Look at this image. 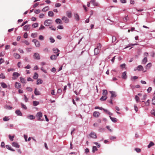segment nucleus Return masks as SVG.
I'll return each mask as SVG.
<instances>
[{"label": "nucleus", "instance_id": "nucleus-37", "mask_svg": "<svg viewBox=\"0 0 155 155\" xmlns=\"http://www.w3.org/2000/svg\"><path fill=\"white\" fill-rule=\"evenodd\" d=\"M42 81L41 79H38L37 80V84H41L42 83Z\"/></svg>", "mask_w": 155, "mask_h": 155}, {"label": "nucleus", "instance_id": "nucleus-23", "mask_svg": "<svg viewBox=\"0 0 155 155\" xmlns=\"http://www.w3.org/2000/svg\"><path fill=\"white\" fill-rule=\"evenodd\" d=\"M6 147L11 151H14L15 150L14 149L12 148L11 146L9 145H6Z\"/></svg>", "mask_w": 155, "mask_h": 155}, {"label": "nucleus", "instance_id": "nucleus-28", "mask_svg": "<svg viewBox=\"0 0 155 155\" xmlns=\"http://www.w3.org/2000/svg\"><path fill=\"white\" fill-rule=\"evenodd\" d=\"M110 119L111 120L114 122H116L117 121V119L115 118H114V117H111L110 116Z\"/></svg>", "mask_w": 155, "mask_h": 155}, {"label": "nucleus", "instance_id": "nucleus-61", "mask_svg": "<svg viewBox=\"0 0 155 155\" xmlns=\"http://www.w3.org/2000/svg\"><path fill=\"white\" fill-rule=\"evenodd\" d=\"M61 5V4L59 3H57L55 4V6L56 7H58Z\"/></svg>", "mask_w": 155, "mask_h": 155}, {"label": "nucleus", "instance_id": "nucleus-54", "mask_svg": "<svg viewBox=\"0 0 155 155\" xmlns=\"http://www.w3.org/2000/svg\"><path fill=\"white\" fill-rule=\"evenodd\" d=\"M50 40L51 42L52 43H54L55 41L54 39L52 37H50Z\"/></svg>", "mask_w": 155, "mask_h": 155}, {"label": "nucleus", "instance_id": "nucleus-4", "mask_svg": "<svg viewBox=\"0 0 155 155\" xmlns=\"http://www.w3.org/2000/svg\"><path fill=\"white\" fill-rule=\"evenodd\" d=\"M20 75V74L17 72H14L13 74V77L12 78V79L15 80L17 79V78Z\"/></svg>", "mask_w": 155, "mask_h": 155}, {"label": "nucleus", "instance_id": "nucleus-27", "mask_svg": "<svg viewBox=\"0 0 155 155\" xmlns=\"http://www.w3.org/2000/svg\"><path fill=\"white\" fill-rule=\"evenodd\" d=\"M27 118L30 120H33L35 118V117L33 115H29L27 117Z\"/></svg>", "mask_w": 155, "mask_h": 155}, {"label": "nucleus", "instance_id": "nucleus-55", "mask_svg": "<svg viewBox=\"0 0 155 155\" xmlns=\"http://www.w3.org/2000/svg\"><path fill=\"white\" fill-rule=\"evenodd\" d=\"M125 66H126V64L124 63L123 64H122L120 65V67L122 68H125Z\"/></svg>", "mask_w": 155, "mask_h": 155}, {"label": "nucleus", "instance_id": "nucleus-41", "mask_svg": "<svg viewBox=\"0 0 155 155\" xmlns=\"http://www.w3.org/2000/svg\"><path fill=\"white\" fill-rule=\"evenodd\" d=\"M0 78L2 79L5 78V76L3 73H2L0 74Z\"/></svg>", "mask_w": 155, "mask_h": 155}, {"label": "nucleus", "instance_id": "nucleus-43", "mask_svg": "<svg viewBox=\"0 0 155 155\" xmlns=\"http://www.w3.org/2000/svg\"><path fill=\"white\" fill-rule=\"evenodd\" d=\"M38 24L37 23H34L32 25V26L34 28H35L37 27H38Z\"/></svg>", "mask_w": 155, "mask_h": 155}, {"label": "nucleus", "instance_id": "nucleus-6", "mask_svg": "<svg viewBox=\"0 0 155 155\" xmlns=\"http://www.w3.org/2000/svg\"><path fill=\"white\" fill-rule=\"evenodd\" d=\"M33 56L34 58L36 60H38L40 59V55L39 54L37 53H35Z\"/></svg>", "mask_w": 155, "mask_h": 155}, {"label": "nucleus", "instance_id": "nucleus-2", "mask_svg": "<svg viewBox=\"0 0 155 155\" xmlns=\"http://www.w3.org/2000/svg\"><path fill=\"white\" fill-rule=\"evenodd\" d=\"M51 20L48 19L45 20L44 23V24L46 26H49L52 23Z\"/></svg>", "mask_w": 155, "mask_h": 155}, {"label": "nucleus", "instance_id": "nucleus-46", "mask_svg": "<svg viewBox=\"0 0 155 155\" xmlns=\"http://www.w3.org/2000/svg\"><path fill=\"white\" fill-rule=\"evenodd\" d=\"M97 149L96 146H93L92 152L94 153L95 151L97 150Z\"/></svg>", "mask_w": 155, "mask_h": 155}, {"label": "nucleus", "instance_id": "nucleus-19", "mask_svg": "<svg viewBox=\"0 0 155 155\" xmlns=\"http://www.w3.org/2000/svg\"><path fill=\"white\" fill-rule=\"evenodd\" d=\"M14 56L16 59H19L20 58V55L17 53H15L14 54Z\"/></svg>", "mask_w": 155, "mask_h": 155}, {"label": "nucleus", "instance_id": "nucleus-15", "mask_svg": "<svg viewBox=\"0 0 155 155\" xmlns=\"http://www.w3.org/2000/svg\"><path fill=\"white\" fill-rule=\"evenodd\" d=\"M100 50H101L97 48H95L94 49V54L96 55L98 54L100 52Z\"/></svg>", "mask_w": 155, "mask_h": 155}, {"label": "nucleus", "instance_id": "nucleus-30", "mask_svg": "<svg viewBox=\"0 0 155 155\" xmlns=\"http://www.w3.org/2000/svg\"><path fill=\"white\" fill-rule=\"evenodd\" d=\"M53 51L55 53H58L59 52V50L57 48H54L53 49Z\"/></svg>", "mask_w": 155, "mask_h": 155}, {"label": "nucleus", "instance_id": "nucleus-5", "mask_svg": "<svg viewBox=\"0 0 155 155\" xmlns=\"http://www.w3.org/2000/svg\"><path fill=\"white\" fill-rule=\"evenodd\" d=\"M32 42L35 43V44L36 47H39L40 46V43L37 40L35 39H34L32 40Z\"/></svg>", "mask_w": 155, "mask_h": 155}, {"label": "nucleus", "instance_id": "nucleus-38", "mask_svg": "<svg viewBox=\"0 0 155 155\" xmlns=\"http://www.w3.org/2000/svg\"><path fill=\"white\" fill-rule=\"evenodd\" d=\"M103 95L107 96V91L106 90H104L103 91Z\"/></svg>", "mask_w": 155, "mask_h": 155}, {"label": "nucleus", "instance_id": "nucleus-64", "mask_svg": "<svg viewBox=\"0 0 155 155\" xmlns=\"http://www.w3.org/2000/svg\"><path fill=\"white\" fill-rule=\"evenodd\" d=\"M151 113L152 114L155 116V110H152Z\"/></svg>", "mask_w": 155, "mask_h": 155}, {"label": "nucleus", "instance_id": "nucleus-47", "mask_svg": "<svg viewBox=\"0 0 155 155\" xmlns=\"http://www.w3.org/2000/svg\"><path fill=\"white\" fill-rule=\"evenodd\" d=\"M14 137H15L14 135V136H12L10 135H9V137L10 140L11 141H13V138Z\"/></svg>", "mask_w": 155, "mask_h": 155}, {"label": "nucleus", "instance_id": "nucleus-51", "mask_svg": "<svg viewBox=\"0 0 155 155\" xmlns=\"http://www.w3.org/2000/svg\"><path fill=\"white\" fill-rule=\"evenodd\" d=\"M135 150L137 153H140L141 151V149H140V148H135Z\"/></svg>", "mask_w": 155, "mask_h": 155}, {"label": "nucleus", "instance_id": "nucleus-20", "mask_svg": "<svg viewBox=\"0 0 155 155\" xmlns=\"http://www.w3.org/2000/svg\"><path fill=\"white\" fill-rule=\"evenodd\" d=\"M15 87L17 89L21 87V85L18 83L16 82L15 83Z\"/></svg>", "mask_w": 155, "mask_h": 155}, {"label": "nucleus", "instance_id": "nucleus-60", "mask_svg": "<svg viewBox=\"0 0 155 155\" xmlns=\"http://www.w3.org/2000/svg\"><path fill=\"white\" fill-rule=\"evenodd\" d=\"M110 140H113L116 139V137L115 136H110Z\"/></svg>", "mask_w": 155, "mask_h": 155}, {"label": "nucleus", "instance_id": "nucleus-12", "mask_svg": "<svg viewBox=\"0 0 155 155\" xmlns=\"http://www.w3.org/2000/svg\"><path fill=\"white\" fill-rule=\"evenodd\" d=\"M66 15L69 18H71L72 16L71 12L69 11L67 12Z\"/></svg>", "mask_w": 155, "mask_h": 155}, {"label": "nucleus", "instance_id": "nucleus-22", "mask_svg": "<svg viewBox=\"0 0 155 155\" xmlns=\"http://www.w3.org/2000/svg\"><path fill=\"white\" fill-rule=\"evenodd\" d=\"M35 94L36 95H38L40 94V92L37 90V88H35Z\"/></svg>", "mask_w": 155, "mask_h": 155}, {"label": "nucleus", "instance_id": "nucleus-8", "mask_svg": "<svg viewBox=\"0 0 155 155\" xmlns=\"http://www.w3.org/2000/svg\"><path fill=\"white\" fill-rule=\"evenodd\" d=\"M30 29V25H27L23 27V29L25 31H28Z\"/></svg>", "mask_w": 155, "mask_h": 155}, {"label": "nucleus", "instance_id": "nucleus-29", "mask_svg": "<svg viewBox=\"0 0 155 155\" xmlns=\"http://www.w3.org/2000/svg\"><path fill=\"white\" fill-rule=\"evenodd\" d=\"M147 61V57H145L142 60V63L145 64Z\"/></svg>", "mask_w": 155, "mask_h": 155}, {"label": "nucleus", "instance_id": "nucleus-26", "mask_svg": "<svg viewBox=\"0 0 155 155\" xmlns=\"http://www.w3.org/2000/svg\"><path fill=\"white\" fill-rule=\"evenodd\" d=\"M152 65L151 63H148L146 66V68L147 69H149Z\"/></svg>", "mask_w": 155, "mask_h": 155}, {"label": "nucleus", "instance_id": "nucleus-18", "mask_svg": "<svg viewBox=\"0 0 155 155\" xmlns=\"http://www.w3.org/2000/svg\"><path fill=\"white\" fill-rule=\"evenodd\" d=\"M137 69L139 71H143V68L142 66L140 65L137 67Z\"/></svg>", "mask_w": 155, "mask_h": 155}, {"label": "nucleus", "instance_id": "nucleus-39", "mask_svg": "<svg viewBox=\"0 0 155 155\" xmlns=\"http://www.w3.org/2000/svg\"><path fill=\"white\" fill-rule=\"evenodd\" d=\"M3 120L5 121H8L9 120V119L8 117L5 116L3 118Z\"/></svg>", "mask_w": 155, "mask_h": 155}, {"label": "nucleus", "instance_id": "nucleus-11", "mask_svg": "<svg viewBox=\"0 0 155 155\" xmlns=\"http://www.w3.org/2000/svg\"><path fill=\"white\" fill-rule=\"evenodd\" d=\"M122 78L124 79H125L127 78V73L126 71H124L122 73Z\"/></svg>", "mask_w": 155, "mask_h": 155}, {"label": "nucleus", "instance_id": "nucleus-52", "mask_svg": "<svg viewBox=\"0 0 155 155\" xmlns=\"http://www.w3.org/2000/svg\"><path fill=\"white\" fill-rule=\"evenodd\" d=\"M40 12V11L39 9H35L34 10V12L36 14H38Z\"/></svg>", "mask_w": 155, "mask_h": 155}, {"label": "nucleus", "instance_id": "nucleus-7", "mask_svg": "<svg viewBox=\"0 0 155 155\" xmlns=\"http://www.w3.org/2000/svg\"><path fill=\"white\" fill-rule=\"evenodd\" d=\"M59 53H58L56 54L57 56H56L55 55H52L50 57V58L52 60H55L56 59L57 56H58L59 55Z\"/></svg>", "mask_w": 155, "mask_h": 155}, {"label": "nucleus", "instance_id": "nucleus-10", "mask_svg": "<svg viewBox=\"0 0 155 155\" xmlns=\"http://www.w3.org/2000/svg\"><path fill=\"white\" fill-rule=\"evenodd\" d=\"M62 19L64 22L68 23L69 21V20L66 17L63 16L62 18Z\"/></svg>", "mask_w": 155, "mask_h": 155}, {"label": "nucleus", "instance_id": "nucleus-31", "mask_svg": "<svg viewBox=\"0 0 155 155\" xmlns=\"http://www.w3.org/2000/svg\"><path fill=\"white\" fill-rule=\"evenodd\" d=\"M15 113L18 115L21 116L22 115V113L19 110H17L15 111Z\"/></svg>", "mask_w": 155, "mask_h": 155}, {"label": "nucleus", "instance_id": "nucleus-33", "mask_svg": "<svg viewBox=\"0 0 155 155\" xmlns=\"http://www.w3.org/2000/svg\"><path fill=\"white\" fill-rule=\"evenodd\" d=\"M55 22L57 24H61L62 22L60 19L58 18L56 20Z\"/></svg>", "mask_w": 155, "mask_h": 155}, {"label": "nucleus", "instance_id": "nucleus-44", "mask_svg": "<svg viewBox=\"0 0 155 155\" xmlns=\"http://www.w3.org/2000/svg\"><path fill=\"white\" fill-rule=\"evenodd\" d=\"M135 99L137 102L139 101V98L136 95L135 96Z\"/></svg>", "mask_w": 155, "mask_h": 155}, {"label": "nucleus", "instance_id": "nucleus-58", "mask_svg": "<svg viewBox=\"0 0 155 155\" xmlns=\"http://www.w3.org/2000/svg\"><path fill=\"white\" fill-rule=\"evenodd\" d=\"M26 89L29 91H31L33 90L32 88L30 87H27Z\"/></svg>", "mask_w": 155, "mask_h": 155}, {"label": "nucleus", "instance_id": "nucleus-53", "mask_svg": "<svg viewBox=\"0 0 155 155\" xmlns=\"http://www.w3.org/2000/svg\"><path fill=\"white\" fill-rule=\"evenodd\" d=\"M5 108L6 109H11L12 108V107H11L9 106H6L5 107Z\"/></svg>", "mask_w": 155, "mask_h": 155}, {"label": "nucleus", "instance_id": "nucleus-16", "mask_svg": "<svg viewBox=\"0 0 155 155\" xmlns=\"http://www.w3.org/2000/svg\"><path fill=\"white\" fill-rule=\"evenodd\" d=\"M74 17L76 21H78L79 20V17L77 13H75L74 14Z\"/></svg>", "mask_w": 155, "mask_h": 155}, {"label": "nucleus", "instance_id": "nucleus-50", "mask_svg": "<svg viewBox=\"0 0 155 155\" xmlns=\"http://www.w3.org/2000/svg\"><path fill=\"white\" fill-rule=\"evenodd\" d=\"M149 100H148L147 101H146L145 103L144 106H148L149 105Z\"/></svg>", "mask_w": 155, "mask_h": 155}, {"label": "nucleus", "instance_id": "nucleus-40", "mask_svg": "<svg viewBox=\"0 0 155 155\" xmlns=\"http://www.w3.org/2000/svg\"><path fill=\"white\" fill-rule=\"evenodd\" d=\"M20 81L22 83H25V80L22 77L20 78Z\"/></svg>", "mask_w": 155, "mask_h": 155}, {"label": "nucleus", "instance_id": "nucleus-34", "mask_svg": "<svg viewBox=\"0 0 155 155\" xmlns=\"http://www.w3.org/2000/svg\"><path fill=\"white\" fill-rule=\"evenodd\" d=\"M48 14L49 16L52 17L54 15V13L52 11H49L48 12Z\"/></svg>", "mask_w": 155, "mask_h": 155}, {"label": "nucleus", "instance_id": "nucleus-13", "mask_svg": "<svg viewBox=\"0 0 155 155\" xmlns=\"http://www.w3.org/2000/svg\"><path fill=\"white\" fill-rule=\"evenodd\" d=\"M90 3L93 5L94 6H97L98 4L94 0H91L90 1Z\"/></svg>", "mask_w": 155, "mask_h": 155}, {"label": "nucleus", "instance_id": "nucleus-57", "mask_svg": "<svg viewBox=\"0 0 155 155\" xmlns=\"http://www.w3.org/2000/svg\"><path fill=\"white\" fill-rule=\"evenodd\" d=\"M39 39L40 40H44V37H43L42 35H40L39 36Z\"/></svg>", "mask_w": 155, "mask_h": 155}, {"label": "nucleus", "instance_id": "nucleus-42", "mask_svg": "<svg viewBox=\"0 0 155 155\" xmlns=\"http://www.w3.org/2000/svg\"><path fill=\"white\" fill-rule=\"evenodd\" d=\"M39 102L38 101H34L33 102V104L34 106H36L38 105L39 104Z\"/></svg>", "mask_w": 155, "mask_h": 155}, {"label": "nucleus", "instance_id": "nucleus-56", "mask_svg": "<svg viewBox=\"0 0 155 155\" xmlns=\"http://www.w3.org/2000/svg\"><path fill=\"white\" fill-rule=\"evenodd\" d=\"M138 78V77L136 76H134L133 77L131 78V80H135V79H137Z\"/></svg>", "mask_w": 155, "mask_h": 155}, {"label": "nucleus", "instance_id": "nucleus-1", "mask_svg": "<svg viewBox=\"0 0 155 155\" xmlns=\"http://www.w3.org/2000/svg\"><path fill=\"white\" fill-rule=\"evenodd\" d=\"M42 116V114L41 112H38L36 115V117L38 118V120L40 121H42L43 120L41 118Z\"/></svg>", "mask_w": 155, "mask_h": 155}, {"label": "nucleus", "instance_id": "nucleus-17", "mask_svg": "<svg viewBox=\"0 0 155 155\" xmlns=\"http://www.w3.org/2000/svg\"><path fill=\"white\" fill-rule=\"evenodd\" d=\"M110 93L111 94V98L112 97H116V95L115 94V92L113 91H110Z\"/></svg>", "mask_w": 155, "mask_h": 155}, {"label": "nucleus", "instance_id": "nucleus-25", "mask_svg": "<svg viewBox=\"0 0 155 155\" xmlns=\"http://www.w3.org/2000/svg\"><path fill=\"white\" fill-rule=\"evenodd\" d=\"M49 7L48 6H46L42 9V11L44 12H46L48 10H49Z\"/></svg>", "mask_w": 155, "mask_h": 155}, {"label": "nucleus", "instance_id": "nucleus-49", "mask_svg": "<svg viewBox=\"0 0 155 155\" xmlns=\"http://www.w3.org/2000/svg\"><path fill=\"white\" fill-rule=\"evenodd\" d=\"M152 104L153 105H155V96H153L152 99Z\"/></svg>", "mask_w": 155, "mask_h": 155}, {"label": "nucleus", "instance_id": "nucleus-45", "mask_svg": "<svg viewBox=\"0 0 155 155\" xmlns=\"http://www.w3.org/2000/svg\"><path fill=\"white\" fill-rule=\"evenodd\" d=\"M101 45L100 43H98L97 45V48H98L101 50Z\"/></svg>", "mask_w": 155, "mask_h": 155}, {"label": "nucleus", "instance_id": "nucleus-21", "mask_svg": "<svg viewBox=\"0 0 155 155\" xmlns=\"http://www.w3.org/2000/svg\"><path fill=\"white\" fill-rule=\"evenodd\" d=\"M107 98V96L103 95L102 97L101 98L100 100L101 101H105Z\"/></svg>", "mask_w": 155, "mask_h": 155}, {"label": "nucleus", "instance_id": "nucleus-35", "mask_svg": "<svg viewBox=\"0 0 155 155\" xmlns=\"http://www.w3.org/2000/svg\"><path fill=\"white\" fill-rule=\"evenodd\" d=\"M154 144L152 142H150L148 146V147L149 148L152 146H153L154 145Z\"/></svg>", "mask_w": 155, "mask_h": 155}, {"label": "nucleus", "instance_id": "nucleus-14", "mask_svg": "<svg viewBox=\"0 0 155 155\" xmlns=\"http://www.w3.org/2000/svg\"><path fill=\"white\" fill-rule=\"evenodd\" d=\"M100 115V113L97 111H95L93 113V116L95 117H98Z\"/></svg>", "mask_w": 155, "mask_h": 155}, {"label": "nucleus", "instance_id": "nucleus-63", "mask_svg": "<svg viewBox=\"0 0 155 155\" xmlns=\"http://www.w3.org/2000/svg\"><path fill=\"white\" fill-rule=\"evenodd\" d=\"M116 40V38L115 37L113 36L112 37V42H114Z\"/></svg>", "mask_w": 155, "mask_h": 155}, {"label": "nucleus", "instance_id": "nucleus-3", "mask_svg": "<svg viewBox=\"0 0 155 155\" xmlns=\"http://www.w3.org/2000/svg\"><path fill=\"white\" fill-rule=\"evenodd\" d=\"M89 136L91 137L94 139H96L97 138L96 134L94 132H91V133L89 134Z\"/></svg>", "mask_w": 155, "mask_h": 155}, {"label": "nucleus", "instance_id": "nucleus-62", "mask_svg": "<svg viewBox=\"0 0 155 155\" xmlns=\"http://www.w3.org/2000/svg\"><path fill=\"white\" fill-rule=\"evenodd\" d=\"M45 28V27H44V26H43L42 25H41L40 27L39 28V30H41V29H43Z\"/></svg>", "mask_w": 155, "mask_h": 155}, {"label": "nucleus", "instance_id": "nucleus-9", "mask_svg": "<svg viewBox=\"0 0 155 155\" xmlns=\"http://www.w3.org/2000/svg\"><path fill=\"white\" fill-rule=\"evenodd\" d=\"M12 144L13 146L17 148H18L20 147V146L18 145V143L16 142H13Z\"/></svg>", "mask_w": 155, "mask_h": 155}, {"label": "nucleus", "instance_id": "nucleus-48", "mask_svg": "<svg viewBox=\"0 0 155 155\" xmlns=\"http://www.w3.org/2000/svg\"><path fill=\"white\" fill-rule=\"evenodd\" d=\"M128 15H127V16H126L124 18H123V20L125 22H127L128 20Z\"/></svg>", "mask_w": 155, "mask_h": 155}, {"label": "nucleus", "instance_id": "nucleus-36", "mask_svg": "<svg viewBox=\"0 0 155 155\" xmlns=\"http://www.w3.org/2000/svg\"><path fill=\"white\" fill-rule=\"evenodd\" d=\"M38 35L37 33H32L31 35V37L35 38L37 37Z\"/></svg>", "mask_w": 155, "mask_h": 155}, {"label": "nucleus", "instance_id": "nucleus-59", "mask_svg": "<svg viewBox=\"0 0 155 155\" xmlns=\"http://www.w3.org/2000/svg\"><path fill=\"white\" fill-rule=\"evenodd\" d=\"M43 51L45 52H47L48 51V48H46L43 49Z\"/></svg>", "mask_w": 155, "mask_h": 155}, {"label": "nucleus", "instance_id": "nucleus-32", "mask_svg": "<svg viewBox=\"0 0 155 155\" xmlns=\"http://www.w3.org/2000/svg\"><path fill=\"white\" fill-rule=\"evenodd\" d=\"M38 74H37V73L36 72H35L34 74V75L33 76V78L34 79H36L38 78Z\"/></svg>", "mask_w": 155, "mask_h": 155}, {"label": "nucleus", "instance_id": "nucleus-24", "mask_svg": "<svg viewBox=\"0 0 155 155\" xmlns=\"http://www.w3.org/2000/svg\"><path fill=\"white\" fill-rule=\"evenodd\" d=\"M1 86L4 88H5L7 87V85L4 82L1 83Z\"/></svg>", "mask_w": 155, "mask_h": 155}]
</instances>
